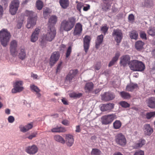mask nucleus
<instances>
[{
	"mask_svg": "<svg viewBox=\"0 0 155 155\" xmlns=\"http://www.w3.org/2000/svg\"><path fill=\"white\" fill-rule=\"evenodd\" d=\"M76 22V19L74 17L69 18L68 20H63L61 22L60 29L63 31H68L74 27Z\"/></svg>",
	"mask_w": 155,
	"mask_h": 155,
	"instance_id": "f257e3e1",
	"label": "nucleus"
},
{
	"mask_svg": "<svg viewBox=\"0 0 155 155\" xmlns=\"http://www.w3.org/2000/svg\"><path fill=\"white\" fill-rule=\"evenodd\" d=\"M25 15L28 17L26 27L28 28H32L36 24L37 16L36 14L32 11L26 10Z\"/></svg>",
	"mask_w": 155,
	"mask_h": 155,
	"instance_id": "f03ea898",
	"label": "nucleus"
},
{
	"mask_svg": "<svg viewBox=\"0 0 155 155\" xmlns=\"http://www.w3.org/2000/svg\"><path fill=\"white\" fill-rule=\"evenodd\" d=\"M130 69L134 71H142L145 69L144 64L142 61L133 60L129 64Z\"/></svg>",
	"mask_w": 155,
	"mask_h": 155,
	"instance_id": "7ed1b4c3",
	"label": "nucleus"
},
{
	"mask_svg": "<svg viewBox=\"0 0 155 155\" xmlns=\"http://www.w3.org/2000/svg\"><path fill=\"white\" fill-rule=\"evenodd\" d=\"M10 37V34L7 29H3L0 31V41L3 46L6 47Z\"/></svg>",
	"mask_w": 155,
	"mask_h": 155,
	"instance_id": "20e7f679",
	"label": "nucleus"
},
{
	"mask_svg": "<svg viewBox=\"0 0 155 155\" xmlns=\"http://www.w3.org/2000/svg\"><path fill=\"white\" fill-rule=\"evenodd\" d=\"M56 34V30L54 27H49L46 34L42 37V40L51 41L54 38Z\"/></svg>",
	"mask_w": 155,
	"mask_h": 155,
	"instance_id": "39448f33",
	"label": "nucleus"
},
{
	"mask_svg": "<svg viewBox=\"0 0 155 155\" xmlns=\"http://www.w3.org/2000/svg\"><path fill=\"white\" fill-rule=\"evenodd\" d=\"M19 5V0H13L11 1L9 5V12L12 15H14L16 14Z\"/></svg>",
	"mask_w": 155,
	"mask_h": 155,
	"instance_id": "423d86ee",
	"label": "nucleus"
},
{
	"mask_svg": "<svg viewBox=\"0 0 155 155\" xmlns=\"http://www.w3.org/2000/svg\"><path fill=\"white\" fill-rule=\"evenodd\" d=\"M116 118L114 114H110L103 116L101 118V122L103 124L107 125L110 124Z\"/></svg>",
	"mask_w": 155,
	"mask_h": 155,
	"instance_id": "0eeeda50",
	"label": "nucleus"
},
{
	"mask_svg": "<svg viewBox=\"0 0 155 155\" xmlns=\"http://www.w3.org/2000/svg\"><path fill=\"white\" fill-rule=\"evenodd\" d=\"M112 36L117 42V45H119L123 37L121 30L119 29H114L112 33Z\"/></svg>",
	"mask_w": 155,
	"mask_h": 155,
	"instance_id": "6e6552de",
	"label": "nucleus"
},
{
	"mask_svg": "<svg viewBox=\"0 0 155 155\" xmlns=\"http://www.w3.org/2000/svg\"><path fill=\"white\" fill-rule=\"evenodd\" d=\"M23 82L22 81H17L14 84V88L12 90V92L13 93L20 92L22 91L24 88L22 85Z\"/></svg>",
	"mask_w": 155,
	"mask_h": 155,
	"instance_id": "1a4fd4ad",
	"label": "nucleus"
},
{
	"mask_svg": "<svg viewBox=\"0 0 155 155\" xmlns=\"http://www.w3.org/2000/svg\"><path fill=\"white\" fill-rule=\"evenodd\" d=\"M17 42L15 40L12 41L10 44V51L11 54L13 57H15L17 54Z\"/></svg>",
	"mask_w": 155,
	"mask_h": 155,
	"instance_id": "9d476101",
	"label": "nucleus"
},
{
	"mask_svg": "<svg viewBox=\"0 0 155 155\" xmlns=\"http://www.w3.org/2000/svg\"><path fill=\"white\" fill-rule=\"evenodd\" d=\"M115 141L117 143L122 146L126 144V140L124 136L122 134H119L116 137Z\"/></svg>",
	"mask_w": 155,
	"mask_h": 155,
	"instance_id": "9b49d317",
	"label": "nucleus"
},
{
	"mask_svg": "<svg viewBox=\"0 0 155 155\" xmlns=\"http://www.w3.org/2000/svg\"><path fill=\"white\" fill-rule=\"evenodd\" d=\"M91 38L90 36L85 35L83 39L84 48L85 52L87 53L90 46Z\"/></svg>",
	"mask_w": 155,
	"mask_h": 155,
	"instance_id": "f8f14e48",
	"label": "nucleus"
},
{
	"mask_svg": "<svg viewBox=\"0 0 155 155\" xmlns=\"http://www.w3.org/2000/svg\"><path fill=\"white\" fill-rule=\"evenodd\" d=\"M58 52H54L52 54L50 59V64L51 66L54 65L58 60L60 57Z\"/></svg>",
	"mask_w": 155,
	"mask_h": 155,
	"instance_id": "ddd939ff",
	"label": "nucleus"
},
{
	"mask_svg": "<svg viewBox=\"0 0 155 155\" xmlns=\"http://www.w3.org/2000/svg\"><path fill=\"white\" fill-rule=\"evenodd\" d=\"M78 72L77 69L70 70L66 77V80L71 82Z\"/></svg>",
	"mask_w": 155,
	"mask_h": 155,
	"instance_id": "4468645a",
	"label": "nucleus"
},
{
	"mask_svg": "<svg viewBox=\"0 0 155 155\" xmlns=\"http://www.w3.org/2000/svg\"><path fill=\"white\" fill-rule=\"evenodd\" d=\"M115 97L114 94L110 92H105L101 95V99L103 101H109L112 100Z\"/></svg>",
	"mask_w": 155,
	"mask_h": 155,
	"instance_id": "2eb2a0df",
	"label": "nucleus"
},
{
	"mask_svg": "<svg viewBox=\"0 0 155 155\" xmlns=\"http://www.w3.org/2000/svg\"><path fill=\"white\" fill-rule=\"evenodd\" d=\"M41 30L38 28H36L32 32L31 36V41L32 42H36L38 39Z\"/></svg>",
	"mask_w": 155,
	"mask_h": 155,
	"instance_id": "dca6fc26",
	"label": "nucleus"
},
{
	"mask_svg": "<svg viewBox=\"0 0 155 155\" xmlns=\"http://www.w3.org/2000/svg\"><path fill=\"white\" fill-rule=\"evenodd\" d=\"M38 148L36 145H33L31 146H29L26 147L25 151L30 154L34 155L38 151Z\"/></svg>",
	"mask_w": 155,
	"mask_h": 155,
	"instance_id": "f3484780",
	"label": "nucleus"
},
{
	"mask_svg": "<svg viewBox=\"0 0 155 155\" xmlns=\"http://www.w3.org/2000/svg\"><path fill=\"white\" fill-rule=\"evenodd\" d=\"M130 58L128 55H125L122 56L120 58V64L121 66L125 67L127 64L129 65L130 61Z\"/></svg>",
	"mask_w": 155,
	"mask_h": 155,
	"instance_id": "a211bd4d",
	"label": "nucleus"
},
{
	"mask_svg": "<svg viewBox=\"0 0 155 155\" xmlns=\"http://www.w3.org/2000/svg\"><path fill=\"white\" fill-rule=\"evenodd\" d=\"M82 31V25L79 23H77L74 28L73 34L74 36H79L81 33Z\"/></svg>",
	"mask_w": 155,
	"mask_h": 155,
	"instance_id": "6ab92c4d",
	"label": "nucleus"
},
{
	"mask_svg": "<svg viewBox=\"0 0 155 155\" xmlns=\"http://www.w3.org/2000/svg\"><path fill=\"white\" fill-rule=\"evenodd\" d=\"M114 104L113 103L104 104L102 105L101 109L102 111H110L114 108Z\"/></svg>",
	"mask_w": 155,
	"mask_h": 155,
	"instance_id": "aec40b11",
	"label": "nucleus"
},
{
	"mask_svg": "<svg viewBox=\"0 0 155 155\" xmlns=\"http://www.w3.org/2000/svg\"><path fill=\"white\" fill-rule=\"evenodd\" d=\"M65 141L68 146L70 147L72 146L74 142L73 136L71 134H66L65 136Z\"/></svg>",
	"mask_w": 155,
	"mask_h": 155,
	"instance_id": "412c9836",
	"label": "nucleus"
},
{
	"mask_svg": "<svg viewBox=\"0 0 155 155\" xmlns=\"http://www.w3.org/2000/svg\"><path fill=\"white\" fill-rule=\"evenodd\" d=\"M33 127V124L32 123H31L28 124L25 126L21 125L19 126V128L20 131L22 132L25 133L31 129Z\"/></svg>",
	"mask_w": 155,
	"mask_h": 155,
	"instance_id": "4be33fe9",
	"label": "nucleus"
},
{
	"mask_svg": "<svg viewBox=\"0 0 155 155\" xmlns=\"http://www.w3.org/2000/svg\"><path fill=\"white\" fill-rule=\"evenodd\" d=\"M104 39L103 35L102 34L98 36L95 41V48L98 49L101 44L102 43Z\"/></svg>",
	"mask_w": 155,
	"mask_h": 155,
	"instance_id": "5701e85b",
	"label": "nucleus"
},
{
	"mask_svg": "<svg viewBox=\"0 0 155 155\" xmlns=\"http://www.w3.org/2000/svg\"><path fill=\"white\" fill-rule=\"evenodd\" d=\"M153 131V129L150 124H146L144 126V132L146 135H150Z\"/></svg>",
	"mask_w": 155,
	"mask_h": 155,
	"instance_id": "b1692460",
	"label": "nucleus"
},
{
	"mask_svg": "<svg viewBox=\"0 0 155 155\" xmlns=\"http://www.w3.org/2000/svg\"><path fill=\"white\" fill-rule=\"evenodd\" d=\"M147 106L152 109L155 108V97H151L149 98L147 101Z\"/></svg>",
	"mask_w": 155,
	"mask_h": 155,
	"instance_id": "393cba45",
	"label": "nucleus"
},
{
	"mask_svg": "<svg viewBox=\"0 0 155 155\" xmlns=\"http://www.w3.org/2000/svg\"><path fill=\"white\" fill-rule=\"evenodd\" d=\"M94 84L92 82L87 83L84 87V89L86 93H89L94 88Z\"/></svg>",
	"mask_w": 155,
	"mask_h": 155,
	"instance_id": "a878e982",
	"label": "nucleus"
},
{
	"mask_svg": "<svg viewBox=\"0 0 155 155\" xmlns=\"http://www.w3.org/2000/svg\"><path fill=\"white\" fill-rule=\"evenodd\" d=\"M58 20L57 17L54 15L51 16L49 18L48 20V23L49 24V27H54V25L56 24Z\"/></svg>",
	"mask_w": 155,
	"mask_h": 155,
	"instance_id": "bb28decb",
	"label": "nucleus"
},
{
	"mask_svg": "<svg viewBox=\"0 0 155 155\" xmlns=\"http://www.w3.org/2000/svg\"><path fill=\"white\" fill-rule=\"evenodd\" d=\"M144 43L141 41H138L135 42V48L138 51H141L143 50Z\"/></svg>",
	"mask_w": 155,
	"mask_h": 155,
	"instance_id": "cd10ccee",
	"label": "nucleus"
},
{
	"mask_svg": "<svg viewBox=\"0 0 155 155\" xmlns=\"http://www.w3.org/2000/svg\"><path fill=\"white\" fill-rule=\"evenodd\" d=\"M102 10L105 12H107L108 10L110 9L111 4L110 2H103L101 5Z\"/></svg>",
	"mask_w": 155,
	"mask_h": 155,
	"instance_id": "c85d7f7f",
	"label": "nucleus"
},
{
	"mask_svg": "<svg viewBox=\"0 0 155 155\" xmlns=\"http://www.w3.org/2000/svg\"><path fill=\"white\" fill-rule=\"evenodd\" d=\"M59 3L61 8L64 9L67 8L69 6V0H59Z\"/></svg>",
	"mask_w": 155,
	"mask_h": 155,
	"instance_id": "c756f323",
	"label": "nucleus"
},
{
	"mask_svg": "<svg viewBox=\"0 0 155 155\" xmlns=\"http://www.w3.org/2000/svg\"><path fill=\"white\" fill-rule=\"evenodd\" d=\"M66 131L65 128L62 127H57L51 129V131L53 133L65 132Z\"/></svg>",
	"mask_w": 155,
	"mask_h": 155,
	"instance_id": "7c9ffc66",
	"label": "nucleus"
},
{
	"mask_svg": "<svg viewBox=\"0 0 155 155\" xmlns=\"http://www.w3.org/2000/svg\"><path fill=\"white\" fill-rule=\"evenodd\" d=\"M120 56V53L119 52H117L115 54V56L114 57L112 60L110 62L108 66L110 67L113 65L118 60Z\"/></svg>",
	"mask_w": 155,
	"mask_h": 155,
	"instance_id": "2f4dec72",
	"label": "nucleus"
},
{
	"mask_svg": "<svg viewBox=\"0 0 155 155\" xmlns=\"http://www.w3.org/2000/svg\"><path fill=\"white\" fill-rule=\"evenodd\" d=\"M129 36L131 39L136 40L138 38V34L136 30H134L130 32Z\"/></svg>",
	"mask_w": 155,
	"mask_h": 155,
	"instance_id": "473e14b6",
	"label": "nucleus"
},
{
	"mask_svg": "<svg viewBox=\"0 0 155 155\" xmlns=\"http://www.w3.org/2000/svg\"><path fill=\"white\" fill-rule=\"evenodd\" d=\"M137 84H130L126 86V90L129 91H132L134 89H137Z\"/></svg>",
	"mask_w": 155,
	"mask_h": 155,
	"instance_id": "72a5a7b5",
	"label": "nucleus"
},
{
	"mask_svg": "<svg viewBox=\"0 0 155 155\" xmlns=\"http://www.w3.org/2000/svg\"><path fill=\"white\" fill-rule=\"evenodd\" d=\"M54 140L57 142L62 144H64L65 143V141L64 139L60 135H55L54 136Z\"/></svg>",
	"mask_w": 155,
	"mask_h": 155,
	"instance_id": "f704fd0d",
	"label": "nucleus"
},
{
	"mask_svg": "<svg viewBox=\"0 0 155 155\" xmlns=\"http://www.w3.org/2000/svg\"><path fill=\"white\" fill-rule=\"evenodd\" d=\"M35 5L37 9L41 10L44 6V3L41 0H37L36 2Z\"/></svg>",
	"mask_w": 155,
	"mask_h": 155,
	"instance_id": "c9c22d12",
	"label": "nucleus"
},
{
	"mask_svg": "<svg viewBox=\"0 0 155 155\" xmlns=\"http://www.w3.org/2000/svg\"><path fill=\"white\" fill-rule=\"evenodd\" d=\"M146 141L144 140L141 139L140 140L138 143L135 144L134 147L135 148H137L139 147H141L145 143Z\"/></svg>",
	"mask_w": 155,
	"mask_h": 155,
	"instance_id": "e433bc0d",
	"label": "nucleus"
},
{
	"mask_svg": "<svg viewBox=\"0 0 155 155\" xmlns=\"http://www.w3.org/2000/svg\"><path fill=\"white\" fill-rule=\"evenodd\" d=\"M82 96V94L79 93L72 92L69 94V96L70 97L73 98L74 99L79 98Z\"/></svg>",
	"mask_w": 155,
	"mask_h": 155,
	"instance_id": "4c0bfd02",
	"label": "nucleus"
},
{
	"mask_svg": "<svg viewBox=\"0 0 155 155\" xmlns=\"http://www.w3.org/2000/svg\"><path fill=\"white\" fill-rule=\"evenodd\" d=\"M120 94L121 97L124 99H128L131 97L129 93L124 91L120 92Z\"/></svg>",
	"mask_w": 155,
	"mask_h": 155,
	"instance_id": "58836bf2",
	"label": "nucleus"
},
{
	"mask_svg": "<svg viewBox=\"0 0 155 155\" xmlns=\"http://www.w3.org/2000/svg\"><path fill=\"white\" fill-rule=\"evenodd\" d=\"M26 56V52L25 49L21 48L20 50V52L19 53L18 57L21 60L25 59Z\"/></svg>",
	"mask_w": 155,
	"mask_h": 155,
	"instance_id": "ea45409f",
	"label": "nucleus"
},
{
	"mask_svg": "<svg viewBox=\"0 0 155 155\" xmlns=\"http://www.w3.org/2000/svg\"><path fill=\"white\" fill-rule=\"evenodd\" d=\"M122 123L119 120H116L113 124L114 128L115 129H118L121 127Z\"/></svg>",
	"mask_w": 155,
	"mask_h": 155,
	"instance_id": "a19ab883",
	"label": "nucleus"
},
{
	"mask_svg": "<svg viewBox=\"0 0 155 155\" xmlns=\"http://www.w3.org/2000/svg\"><path fill=\"white\" fill-rule=\"evenodd\" d=\"M50 13V10L49 8H44L43 15L45 18L47 19Z\"/></svg>",
	"mask_w": 155,
	"mask_h": 155,
	"instance_id": "79ce46f5",
	"label": "nucleus"
},
{
	"mask_svg": "<svg viewBox=\"0 0 155 155\" xmlns=\"http://www.w3.org/2000/svg\"><path fill=\"white\" fill-rule=\"evenodd\" d=\"M101 151L97 149H93L91 152L92 155H101Z\"/></svg>",
	"mask_w": 155,
	"mask_h": 155,
	"instance_id": "37998d69",
	"label": "nucleus"
},
{
	"mask_svg": "<svg viewBox=\"0 0 155 155\" xmlns=\"http://www.w3.org/2000/svg\"><path fill=\"white\" fill-rule=\"evenodd\" d=\"M119 104L120 106L124 108H128L130 107V104L125 101H121L119 102Z\"/></svg>",
	"mask_w": 155,
	"mask_h": 155,
	"instance_id": "c03bdc74",
	"label": "nucleus"
},
{
	"mask_svg": "<svg viewBox=\"0 0 155 155\" xmlns=\"http://www.w3.org/2000/svg\"><path fill=\"white\" fill-rule=\"evenodd\" d=\"M148 34L151 36H155V29L153 27L150 28L148 31Z\"/></svg>",
	"mask_w": 155,
	"mask_h": 155,
	"instance_id": "a18cd8bd",
	"label": "nucleus"
},
{
	"mask_svg": "<svg viewBox=\"0 0 155 155\" xmlns=\"http://www.w3.org/2000/svg\"><path fill=\"white\" fill-rule=\"evenodd\" d=\"M30 88L32 91L36 93H38L40 91V89L37 86L34 85H31Z\"/></svg>",
	"mask_w": 155,
	"mask_h": 155,
	"instance_id": "49530a36",
	"label": "nucleus"
},
{
	"mask_svg": "<svg viewBox=\"0 0 155 155\" xmlns=\"http://www.w3.org/2000/svg\"><path fill=\"white\" fill-rule=\"evenodd\" d=\"M109 28L107 25H104L102 26L101 28V31L104 35H105L107 32Z\"/></svg>",
	"mask_w": 155,
	"mask_h": 155,
	"instance_id": "de8ad7c7",
	"label": "nucleus"
},
{
	"mask_svg": "<svg viewBox=\"0 0 155 155\" xmlns=\"http://www.w3.org/2000/svg\"><path fill=\"white\" fill-rule=\"evenodd\" d=\"M155 117V111L151 112L147 114L146 117L147 119H150L152 117Z\"/></svg>",
	"mask_w": 155,
	"mask_h": 155,
	"instance_id": "09e8293b",
	"label": "nucleus"
},
{
	"mask_svg": "<svg viewBox=\"0 0 155 155\" xmlns=\"http://www.w3.org/2000/svg\"><path fill=\"white\" fill-rule=\"evenodd\" d=\"M140 35L142 39L145 40L147 39V35L144 31H140Z\"/></svg>",
	"mask_w": 155,
	"mask_h": 155,
	"instance_id": "8fccbe9b",
	"label": "nucleus"
},
{
	"mask_svg": "<svg viewBox=\"0 0 155 155\" xmlns=\"http://www.w3.org/2000/svg\"><path fill=\"white\" fill-rule=\"evenodd\" d=\"M94 69L96 70H99L101 68V63L100 62H97L96 64L94 66Z\"/></svg>",
	"mask_w": 155,
	"mask_h": 155,
	"instance_id": "3c124183",
	"label": "nucleus"
},
{
	"mask_svg": "<svg viewBox=\"0 0 155 155\" xmlns=\"http://www.w3.org/2000/svg\"><path fill=\"white\" fill-rule=\"evenodd\" d=\"M71 46H69L68 48L66 54V58H68L70 56L71 53Z\"/></svg>",
	"mask_w": 155,
	"mask_h": 155,
	"instance_id": "603ef678",
	"label": "nucleus"
},
{
	"mask_svg": "<svg viewBox=\"0 0 155 155\" xmlns=\"http://www.w3.org/2000/svg\"><path fill=\"white\" fill-rule=\"evenodd\" d=\"M62 62H60L58 64L56 71V73L60 72L62 69Z\"/></svg>",
	"mask_w": 155,
	"mask_h": 155,
	"instance_id": "864d4df0",
	"label": "nucleus"
},
{
	"mask_svg": "<svg viewBox=\"0 0 155 155\" xmlns=\"http://www.w3.org/2000/svg\"><path fill=\"white\" fill-rule=\"evenodd\" d=\"M83 6V4L81 2L78 3L77 5L76 8L80 12L82 7Z\"/></svg>",
	"mask_w": 155,
	"mask_h": 155,
	"instance_id": "5fc2aeb1",
	"label": "nucleus"
},
{
	"mask_svg": "<svg viewBox=\"0 0 155 155\" xmlns=\"http://www.w3.org/2000/svg\"><path fill=\"white\" fill-rule=\"evenodd\" d=\"M128 19L129 21L133 22L134 20V16L133 14H130L128 16Z\"/></svg>",
	"mask_w": 155,
	"mask_h": 155,
	"instance_id": "6e6d98bb",
	"label": "nucleus"
},
{
	"mask_svg": "<svg viewBox=\"0 0 155 155\" xmlns=\"http://www.w3.org/2000/svg\"><path fill=\"white\" fill-rule=\"evenodd\" d=\"M8 121L10 123H12L15 120L14 117L12 116H10L8 118Z\"/></svg>",
	"mask_w": 155,
	"mask_h": 155,
	"instance_id": "4d7b16f0",
	"label": "nucleus"
},
{
	"mask_svg": "<svg viewBox=\"0 0 155 155\" xmlns=\"http://www.w3.org/2000/svg\"><path fill=\"white\" fill-rule=\"evenodd\" d=\"M144 152L143 151L140 150L136 152L134 155H144Z\"/></svg>",
	"mask_w": 155,
	"mask_h": 155,
	"instance_id": "13d9d810",
	"label": "nucleus"
},
{
	"mask_svg": "<svg viewBox=\"0 0 155 155\" xmlns=\"http://www.w3.org/2000/svg\"><path fill=\"white\" fill-rule=\"evenodd\" d=\"M37 134L36 133H33L28 137V138L30 140H31L34 137H36Z\"/></svg>",
	"mask_w": 155,
	"mask_h": 155,
	"instance_id": "bf43d9fd",
	"label": "nucleus"
},
{
	"mask_svg": "<svg viewBox=\"0 0 155 155\" xmlns=\"http://www.w3.org/2000/svg\"><path fill=\"white\" fill-rule=\"evenodd\" d=\"M90 5H87L86 6L83 7V10L84 11H87L90 9Z\"/></svg>",
	"mask_w": 155,
	"mask_h": 155,
	"instance_id": "052dcab7",
	"label": "nucleus"
},
{
	"mask_svg": "<svg viewBox=\"0 0 155 155\" xmlns=\"http://www.w3.org/2000/svg\"><path fill=\"white\" fill-rule=\"evenodd\" d=\"M3 10L2 7L0 5V18H1L3 14Z\"/></svg>",
	"mask_w": 155,
	"mask_h": 155,
	"instance_id": "680f3d73",
	"label": "nucleus"
},
{
	"mask_svg": "<svg viewBox=\"0 0 155 155\" xmlns=\"http://www.w3.org/2000/svg\"><path fill=\"white\" fill-rule=\"evenodd\" d=\"M61 101L63 104L66 105H67L68 104V102L66 99L64 98H63L61 99Z\"/></svg>",
	"mask_w": 155,
	"mask_h": 155,
	"instance_id": "e2e57ef3",
	"label": "nucleus"
},
{
	"mask_svg": "<svg viewBox=\"0 0 155 155\" xmlns=\"http://www.w3.org/2000/svg\"><path fill=\"white\" fill-rule=\"evenodd\" d=\"M22 25V22H18L17 25L16 27L18 29H20L21 28Z\"/></svg>",
	"mask_w": 155,
	"mask_h": 155,
	"instance_id": "0e129e2a",
	"label": "nucleus"
},
{
	"mask_svg": "<svg viewBox=\"0 0 155 155\" xmlns=\"http://www.w3.org/2000/svg\"><path fill=\"white\" fill-rule=\"evenodd\" d=\"M76 128V129L75 130V131L76 132H80L81 129H80V125L77 126Z\"/></svg>",
	"mask_w": 155,
	"mask_h": 155,
	"instance_id": "69168bd1",
	"label": "nucleus"
},
{
	"mask_svg": "<svg viewBox=\"0 0 155 155\" xmlns=\"http://www.w3.org/2000/svg\"><path fill=\"white\" fill-rule=\"evenodd\" d=\"M62 123L63 124L67 126L68 125V121L67 120H63L62 121Z\"/></svg>",
	"mask_w": 155,
	"mask_h": 155,
	"instance_id": "338daca9",
	"label": "nucleus"
},
{
	"mask_svg": "<svg viewBox=\"0 0 155 155\" xmlns=\"http://www.w3.org/2000/svg\"><path fill=\"white\" fill-rule=\"evenodd\" d=\"M5 113L8 115L10 114V110L9 109H6L5 111Z\"/></svg>",
	"mask_w": 155,
	"mask_h": 155,
	"instance_id": "774afa93",
	"label": "nucleus"
}]
</instances>
